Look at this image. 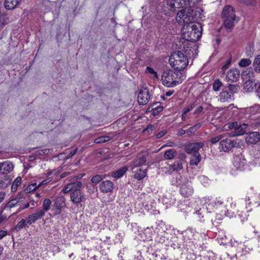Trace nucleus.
<instances>
[{
	"label": "nucleus",
	"instance_id": "nucleus-1",
	"mask_svg": "<svg viewBox=\"0 0 260 260\" xmlns=\"http://www.w3.org/2000/svg\"><path fill=\"white\" fill-rule=\"evenodd\" d=\"M182 39L181 49L189 56L198 54V47L193 43L199 40L202 36L201 24H191L184 25L181 29Z\"/></svg>",
	"mask_w": 260,
	"mask_h": 260
},
{
	"label": "nucleus",
	"instance_id": "nucleus-2",
	"mask_svg": "<svg viewBox=\"0 0 260 260\" xmlns=\"http://www.w3.org/2000/svg\"><path fill=\"white\" fill-rule=\"evenodd\" d=\"M194 1L195 0H169L167 1V4L170 7V10L173 11H176L177 8H184L178 12L176 20L179 24L187 25L194 21L192 10L189 8L193 6Z\"/></svg>",
	"mask_w": 260,
	"mask_h": 260
},
{
	"label": "nucleus",
	"instance_id": "nucleus-3",
	"mask_svg": "<svg viewBox=\"0 0 260 260\" xmlns=\"http://www.w3.org/2000/svg\"><path fill=\"white\" fill-rule=\"evenodd\" d=\"M197 54L194 53V55L189 56L187 54L184 55L181 51H176L171 54L169 57V63L175 70L182 71L185 69L188 65V57H195Z\"/></svg>",
	"mask_w": 260,
	"mask_h": 260
},
{
	"label": "nucleus",
	"instance_id": "nucleus-4",
	"mask_svg": "<svg viewBox=\"0 0 260 260\" xmlns=\"http://www.w3.org/2000/svg\"><path fill=\"white\" fill-rule=\"evenodd\" d=\"M185 78V76L181 72L173 70L165 71L161 75L163 85L168 87H173L180 84Z\"/></svg>",
	"mask_w": 260,
	"mask_h": 260
},
{
	"label": "nucleus",
	"instance_id": "nucleus-5",
	"mask_svg": "<svg viewBox=\"0 0 260 260\" xmlns=\"http://www.w3.org/2000/svg\"><path fill=\"white\" fill-rule=\"evenodd\" d=\"M222 17L224 26L226 28L232 27L236 18L235 10L233 7L229 5L225 6L222 10Z\"/></svg>",
	"mask_w": 260,
	"mask_h": 260
},
{
	"label": "nucleus",
	"instance_id": "nucleus-6",
	"mask_svg": "<svg viewBox=\"0 0 260 260\" xmlns=\"http://www.w3.org/2000/svg\"><path fill=\"white\" fill-rule=\"evenodd\" d=\"M208 201L205 203V206L207 211L211 212V210L214 209H220V210L223 209L224 202L220 198H215V199H207Z\"/></svg>",
	"mask_w": 260,
	"mask_h": 260
},
{
	"label": "nucleus",
	"instance_id": "nucleus-7",
	"mask_svg": "<svg viewBox=\"0 0 260 260\" xmlns=\"http://www.w3.org/2000/svg\"><path fill=\"white\" fill-rule=\"evenodd\" d=\"M235 145L236 142L231 138H228L226 134H225V137L222 138L219 142V149L221 151L229 152L235 147Z\"/></svg>",
	"mask_w": 260,
	"mask_h": 260
},
{
	"label": "nucleus",
	"instance_id": "nucleus-8",
	"mask_svg": "<svg viewBox=\"0 0 260 260\" xmlns=\"http://www.w3.org/2000/svg\"><path fill=\"white\" fill-rule=\"evenodd\" d=\"M236 203L233 201V198L229 197L224 202L223 209L221 210V213L226 216L234 213L236 210Z\"/></svg>",
	"mask_w": 260,
	"mask_h": 260
},
{
	"label": "nucleus",
	"instance_id": "nucleus-9",
	"mask_svg": "<svg viewBox=\"0 0 260 260\" xmlns=\"http://www.w3.org/2000/svg\"><path fill=\"white\" fill-rule=\"evenodd\" d=\"M233 165L237 170H243L246 165V160L244 156L240 153L234 156Z\"/></svg>",
	"mask_w": 260,
	"mask_h": 260
},
{
	"label": "nucleus",
	"instance_id": "nucleus-10",
	"mask_svg": "<svg viewBox=\"0 0 260 260\" xmlns=\"http://www.w3.org/2000/svg\"><path fill=\"white\" fill-rule=\"evenodd\" d=\"M180 193L184 198H189L192 196L193 189L190 182L187 181L185 183L180 184Z\"/></svg>",
	"mask_w": 260,
	"mask_h": 260
},
{
	"label": "nucleus",
	"instance_id": "nucleus-11",
	"mask_svg": "<svg viewBox=\"0 0 260 260\" xmlns=\"http://www.w3.org/2000/svg\"><path fill=\"white\" fill-rule=\"evenodd\" d=\"M82 183L81 181H78L71 183L68 184L62 189V191L64 193H68L69 191L76 192L81 190Z\"/></svg>",
	"mask_w": 260,
	"mask_h": 260
},
{
	"label": "nucleus",
	"instance_id": "nucleus-12",
	"mask_svg": "<svg viewBox=\"0 0 260 260\" xmlns=\"http://www.w3.org/2000/svg\"><path fill=\"white\" fill-rule=\"evenodd\" d=\"M150 95L148 90L146 88L141 89L138 95V102L140 105L146 104L149 101Z\"/></svg>",
	"mask_w": 260,
	"mask_h": 260
},
{
	"label": "nucleus",
	"instance_id": "nucleus-13",
	"mask_svg": "<svg viewBox=\"0 0 260 260\" xmlns=\"http://www.w3.org/2000/svg\"><path fill=\"white\" fill-rule=\"evenodd\" d=\"M202 142H196L189 144L185 146V150L187 153H199L198 151L204 146Z\"/></svg>",
	"mask_w": 260,
	"mask_h": 260
},
{
	"label": "nucleus",
	"instance_id": "nucleus-14",
	"mask_svg": "<svg viewBox=\"0 0 260 260\" xmlns=\"http://www.w3.org/2000/svg\"><path fill=\"white\" fill-rule=\"evenodd\" d=\"M44 216V215L43 214V212L40 211L39 210L36 212L29 214L26 218L27 221V224L29 225L32 224Z\"/></svg>",
	"mask_w": 260,
	"mask_h": 260
},
{
	"label": "nucleus",
	"instance_id": "nucleus-15",
	"mask_svg": "<svg viewBox=\"0 0 260 260\" xmlns=\"http://www.w3.org/2000/svg\"><path fill=\"white\" fill-rule=\"evenodd\" d=\"M13 165L9 161H5L0 163L1 173L7 174L13 169Z\"/></svg>",
	"mask_w": 260,
	"mask_h": 260
},
{
	"label": "nucleus",
	"instance_id": "nucleus-16",
	"mask_svg": "<svg viewBox=\"0 0 260 260\" xmlns=\"http://www.w3.org/2000/svg\"><path fill=\"white\" fill-rule=\"evenodd\" d=\"M65 206V198L63 197H58L55 199L54 206L57 210L56 214H59L60 210Z\"/></svg>",
	"mask_w": 260,
	"mask_h": 260
},
{
	"label": "nucleus",
	"instance_id": "nucleus-17",
	"mask_svg": "<svg viewBox=\"0 0 260 260\" xmlns=\"http://www.w3.org/2000/svg\"><path fill=\"white\" fill-rule=\"evenodd\" d=\"M245 114L248 117L260 114V107L259 105H255L245 109Z\"/></svg>",
	"mask_w": 260,
	"mask_h": 260
},
{
	"label": "nucleus",
	"instance_id": "nucleus-18",
	"mask_svg": "<svg viewBox=\"0 0 260 260\" xmlns=\"http://www.w3.org/2000/svg\"><path fill=\"white\" fill-rule=\"evenodd\" d=\"M239 77V72L236 69H233L227 72L226 79L232 82L236 81Z\"/></svg>",
	"mask_w": 260,
	"mask_h": 260
},
{
	"label": "nucleus",
	"instance_id": "nucleus-19",
	"mask_svg": "<svg viewBox=\"0 0 260 260\" xmlns=\"http://www.w3.org/2000/svg\"><path fill=\"white\" fill-rule=\"evenodd\" d=\"M84 198V194L81 190L72 192L71 194V200L74 204L81 203L83 201Z\"/></svg>",
	"mask_w": 260,
	"mask_h": 260
},
{
	"label": "nucleus",
	"instance_id": "nucleus-20",
	"mask_svg": "<svg viewBox=\"0 0 260 260\" xmlns=\"http://www.w3.org/2000/svg\"><path fill=\"white\" fill-rule=\"evenodd\" d=\"M113 183L110 181H103L100 185V189L101 191L104 193L111 192L113 190Z\"/></svg>",
	"mask_w": 260,
	"mask_h": 260
},
{
	"label": "nucleus",
	"instance_id": "nucleus-21",
	"mask_svg": "<svg viewBox=\"0 0 260 260\" xmlns=\"http://www.w3.org/2000/svg\"><path fill=\"white\" fill-rule=\"evenodd\" d=\"M146 161V157L143 154H139L137 158L132 162L133 169L144 165Z\"/></svg>",
	"mask_w": 260,
	"mask_h": 260
},
{
	"label": "nucleus",
	"instance_id": "nucleus-22",
	"mask_svg": "<svg viewBox=\"0 0 260 260\" xmlns=\"http://www.w3.org/2000/svg\"><path fill=\"white\" fill-rule=\"evenodd\" d=\"M22 0H5V7L7 10H13L20 4Z\"/></svg>",
	"mask_w": 260,
	"mask_h": 260
},
{
	"label": "nucleus",
	"instance_id": "nucleus-23",
	"mask_svg": "<svg viewBox=\"0 0 260 260\" xmlns=\"http://www.w3.org/2000/svg\"><path fill=\"white\" fill-rule=\"evenodd\" d=\"M246 140L248 143L255 144L259 141L260 135L257 132L251 133Z\"/></svg>",
	"mask_w": 260,
	"mask_h": 260
},
{
	"label": "nucleus",
	"instance_id": "nucleus-24",
	"mask_svg": "<svg viewBox=\"0 0 260 260\" xmlns=\"http://www.w3.org/2000/svg\"><path fill=\"white\" fill-rule=\"evenodd\" d=\"M201 160V155L200 153L192 154L190 159V165L197 166Z\"/></svg>",
	"mask_w": 260,
	"mask_h": 260
},
{
	"label": "nucleus",
	"instance_id": "nucleus-25",
	"mask_svg": "<svg viewBox=\"0 0 260 260\" xmlns=\"http://www.w3.org/2000/svg\"><path fill=\"white\" fill-rule=\"evenodd\" d=\"M51 204V201L49 199H45L43 203V208L39 210L45 215V213L49 210Z\"/></svg>",
	"mask_w": 260,
	"mask_h": 260
},
{
	"label": "nucleus",
	"instance_id": "nucleus-26",
	"mask_svg": "<svg viewBox=\"0 0 260 260\" xmlns=\"http://www.w3.org/2000/svg\"><path fill=\"white\" fill-rule=\"evenodd\" d=\"M176 154V151L174 149H169L164 152V157L166 159H172Z\"/></svg>",
	"mask_w": 260,
	"mask_h": 260
},
{
	"label": "nucleus",
	"instance_id": "nucleus-27",
	"mask_svg": "<svg viewBox=\"0 0 260 260\" xmlns=\"http://www.w3.org/2000/svg\"><path fill=\"white\" fill-rule=\"evenodd\" d=\"M231 99V93L226 91H223L220 93L219 100L221 102H228Z\"/></svg>",
	"mask_w": 260,
	"mask_h": 260
},
{
	"label": "nucleus",
	"instance_id": "nucleus-28",
	"mask_svg": "<svg viewBox=\"0 0 260 260\" xmlns=\"http://www.w3.org/2000/svg\"><path fill=\"white\" fill-rule=\"evenodd\" d=\"M147 170H142L140 169L139 170L136 171L135 173V178L139 180H141L143 179L146 175Z\"/></svg>",
	"mask_w": 260,
	"mask_h": 260
},
{
	"label": "nucleus",
	"instance_id": "nucleus-29",
	"mask_svg": "<svg viewBox=\"0 0 260 260\" xmlns=\"http://www.w3.org/2000/svg\"><path fill=\"white\" fill-rule=\"evenodd\" d=\"M171 169L173 171H179L182 169L183 166L180 161H175L174 164L170 166Z\"/></svg>",
	"mask_w": 260,
	"mask_h": 260
},
{
	"label": "nucleus",
	"instance_id": "nucleus-30",
	"mask_svg": "<svg viewBox=\"0 0 260 260\" xmlns=\"http://www.w3.org/2000/svg\"><path fill=\"white\" fill-rule=\"evenodd\" d=\"M127 170V169L126 167H123L114 172L112 176L114 178H120L124 175V174L126 172Z\"/></svg>",
	"mask_w": 260,
	"mask_h": 260
},
{
	"label": "nucleus",
	"instance_id": "nucleus-31",
	"mask_svg": "<svg viewBox=\"0 0 260 260\" xmlns=\"http://www.w3.org/2000/svg\"><path fill=\"white\" fill-rule=\"evenodd\" d=\"M21 178L17 177L13 183L11 187V189L13 192H15L18 188V186L21 184Z\"/></svg>",
	"mask_w": 260,
	"mask_h": 260
},
{
	"label": "nucleus",
	"instance_id": "nucleus-32",
	"mask_svg": "<svg viewBox=\"0 0 260 260\" xmlns=\"http://www.w3.org/2000/svg\"><path fill=\"white\" fill-rule=\"evenodd\" d=\"M185 236L188 238V239L192 240L194 238V236H196V232L193 229H188L186 230Z\"/></svg>",
	"mask_w": 260,
	"mask_h": 260
},
{
	"label": "nucleus",
	"instance_id": "nucleus-33",
	"mask_svg": "<svg viewBox=\"0 0 260 260\" xmlns=\"http://www.w3.org/2000/svg\"><path fill=\"white\" fill-rule=\"evenodd\" d=\"M253 67L255 71H260V55H257L255 57Z\"/></svg>",
	"mask_w": 260,
	"mask_h": 260
},
{
	"label": "nucleus",
	"instance_id": "nucleus-34",
	"mask_svg": "<svg viewBox=\"0 0 260 260\" xmlns=\"http://www.w3.org/2000/svg\"><path fill=\"white\" fill-rule=\"evenodd\" d=\"M110 138L108 136L100 137L94 140V142L96 144L103 143L110 141Z\"/></svg>",
	"mask_w": 260,
	"mask_h": 260
},
{
	"label": "nucleus",
	"instance_id": "nucleus-35",
	"mask_svg": "<svg viewBox=\"0 0 260 260\" xmlns=\"http://www.w3.org/2000/svg\"><path fill=\"white\" fill-rule=\"evenodd\" d=\"M26 224H27V221L26 219H22L17 224V225L15 226V229L17 231H19L23 228H24Z\"/></svg>",
	"mask_w": 260,
	"mask_h": 260
},
{
	"label": "nucleus",
	"instance_id": "nucleus-36",
	"mask_svg": "<svg viewBox=\"0 0 260 260\" xmlns=\"http://www.w3.org/2000/svg\"><path fill=\"white\" fill-rule=\"evenodd\" d=\"M38 188H39L38 185H37L36 183H34L28 185L25 188V191L27 193H28L35 190Z\"/></svg>",
	"mask_w": 260,
	"mask_h": 260
},
{
	"label": "nucleus",
	"instance_id": "nucleus-37",
	"mask_svg": "<svg viewBox=\"0 0 260 260\" xmlns=\"http://www.w3.org/2000/svg\"><path fill=\"white\" fill-rule=\"evenodd\" d=\"M222 86V82L219 79H216L213 84V89L215 91H218Z\"/></svg>",
	"mask_w": 260,
	"mask_h": 260
},
{
	"label": "nucleus",
	"instance_id": "nucleus-38",
	"mask_svg": "<svg viewBox=\"0 0 260 260\" xmlns=\"http://www.w3.org/2000/svg\"><path fill=\"white\" fill-rule=\"evenodd\" d=\"M251 63V60L248 58L242 59L239 62V65L241 67H246Z\"/></svg>",
	"mask_w": 260,
	"mask_h": 260
},
{
	"label": "nucleus",
	"instance_id": "nucleus-39",
	"mask_svg": "<svg viewBox=\"0 0 260 260\" xmlns=\"http://www.w3.org/2000/svg\"><path fill=\"white\" fill-rule=\"evenodd\" d=\"M201 125L200 123L197 124L192 127H189L186 131V133L189 134H194L201 127Z\"/></svg>",
	"mask_w": 260,
	"mask_h": 260
},
{
	"label": "nucleus",
	"instance_id": "nucleus-40",
	"mask_svg": "<svg viewBox=\"0 0 260 260\" xmlns=\"http://www.w3.org/2000/svg\"><path fill=\"white\" fill-rule=\"evenodd\" d=\"M37 155H48L50 153L49 149H39L36 151Z\"/></svg>",
	"mask_w": 260,
	"mask_h": 260
},
{
	"label": "nucleus",
	"instance_id": "nucleus-41",
	"mask_svg": "<svg viewBox=\"0 0 260 260\" xmlns=\"http://www.w3.org/2000/svg\"><path fill=\"white\" fill-rule=\"evenodd\" d=\"M225 137V134L219 135L215 137L212 138L211 139V142L212 144H215L218 141H220L222 139V138H224Z\"/></svg>",
	"mask_w": 260,
	"mask_h": 260
},
{
	"label": "nucleus",
	"instance_id": "nucleus-42",
	"mask_svg": "<svg viewBox=\"0 0 260 260\" xmlns=\"http://www.w3.org/2000/svg\"><path fill=\"white\" fill-rule=\"evenodd\" d=\"M17 205H19L18 201L16 199H13L10 201L7 204V207H9L10 208L14 207Z\"/></svg>",
	"mask_w": 260,
	"mask_h": 260
},
{
	"label": "nucleus",
	"instance_id": "nucleus-43",
	"mask_svg": "<svg viewBox=\"0 0 260 260\" xmlns=\"http://www.w3.org/2000/svg\"><path fill=\"white\" fill-rule=\"evenodd\" d=\"M239 2L249 6H255L256 4L255 0H238Z\"/></svg>",
	"mask_w": 260,
	"mask_h": 260
},
{
	"label": "nucleus",
	"instance_id": "nucleus-44",
	"mask_svg": "<svg viewBox=\"0 0 260 260\" xmlns=\"http://www.w3.org/2000/svg\"><path fill=\"white\" fill-rule=\"evenodd\" d=\"M103 178L101 175H97L92 177L91 181L93 183H98L102 180Z\"/></svg>",
	"mask_w": 260,
	"mask_h": 260
},
{
	"label": "nucleus",
	"instance_id": "nucleus-45",
	"mask_svg": "<svg viewBox=\"0 0 260 260\" xmlns=\"http://www.w3.org/2000/svg\"><path fill=\"white\" fill-rule=\"evenodd\" d=\"M146 72H148V73L153 75V76L156 78H158L157 73L154 71V70L153 69H152L151 67H147L146 68Z\"/></svg>",
	"mask_w": 260,
	"mask_h": 260
},
{
	"label": "nucleus",
	"instance_id": "nucleus-46",
	"mask_svg": "<svg viewBox=\"0 0 260 260\" xmlns=\"http://www.w3.org/2000/svg\"><path fill=\"white\" fill-rule=\"evenodd\" d=\"M252 200H253L252 198H250L249 197H246L245 199V201L246 202V206L251 205V206H254L256 205V202H255L254 203H252V202L251 201ZM246 208H247V206H246Z\"/></svg>",
	"mask_w": 260,
	"mask_h": 260
},
{
	"label": "nucleus",
	"instance_id": "nucleus-47",
	"mask_svg": "<svg viewBox=\"0 0 260 260\" xmlns=\"http://www.w3.org/2000/svg\"><path fill=\"white\" fill-rule=\"evenodd\" d=\"M195 107L194 103L191 104L189 106L185 108L184 110V111L185 112V113H187L188 112H189L191 110H192L194 107Z\"/></svg>",
	"mask_w": 260,
	"mask_h": 260
},
{
	"label": "nucleus",
	"instance_id": "nucleus-48",
	"mask_svg": "<svg viewBox=\"0 0 260 260\" xmlns=\"http://www.w3.org/2000/svg\"><path fill=\"white\" fill-rule=\"evenodd\" d=\"M77 148H76V149H74L73 150L71 151L69 153V154L65 158L66 159H68L71 158V157H72L74 155H75L76 154V153L77 152Z\"/></svg>",
	"mask_w": 260,
	"mask_h": 260
},
{
	"label": "nucleus",
	"instance_id": "nucleus-49",
	"mask_svg": "<svg viewBox=\"0 0 260 260\" xmlns=\"http://www.w3.org/2000/svg\"><path fill=\"white\" fill-rule=\"evenodd\" d=\"M51 180H52V179L51 178H48V179H46L45 180L42 181L41 182H40L38 184L39 187L41 186H42V185L47 184Z\"/></svg>",
	"mask_w": 260,
	"mask_h": 260
},
{
	"label": "nucleus",
	"instance_id": "nucleus-50",
	"mask_svg": "<svg viewBox=\"0 0 260 260\" xmlns=\"http://www.w3.org/2000/svg\"><path fill=\"white\" fill-rule=\"evenodd\" d=\"M248 85H250V87L248 88V89L249 90L250 88L252 89L254 87V86H255V84L254 83H253V82H251V81H247L246 82L245 86L246 87H247Z\"/></svg>",
	"mask_w": 260,
	"mask_h": 260
},
{
	"label": "nucleus",
	"instance_id": "nucleus-51",
	"mask_svg": "<svg viewBox=\"0 0 260 260\" xmlns=\"http://www.w3.org/2000/svg\"><path fill=\"white\" fill-rule=\"evenodd\" d=\"M8 232L5 230L0 231V240L2 239L4 237L7 236Z\"/></svg>",
	"mask_w": 260,
	"mask_h": 260
},
{
	"label": "nucleus",
	"instance_id": "nucleus-52",
	"mask_svg": "<svg viewBox=\"0 0 260 260\" xmlns=\"http://www.w3.org/2000/svg\"><path fill=\"white\" fill-rule=\"evenodd\" d=\"M175 146V143H174L173 142L170 141V142H167V143L166 144L164 145L161 147V148H164V147H173V146Z\"/></svg>",
	"mask_w": 260,
	"mask_h": 260
},
{
	"label": "nucleus",
	"instance_id": "nucleus-53",
	"mask_svg": "<svg viewBox=\"0 0 260 260\" xmlns=\"http://www.w3.org/2000/svg\"><path fill=\"white\" fill-rule=\"evenodd\" d=\"M230 63L231 59H229L228 60H227L226 64L222 67V71H224L225 70H226L229 67V65L230 64Z\"/></svg>",
	"mask_w": 260,
	"mask_h": 260
},
{
	"label": "nucleus",
	"instance_id": "nucleus-54",
	"mask_svg": "<svg viewBox=\"0 0 260 260\" xmlns=\"http://www.w3.org/2000/svg\"><path fill=\"white\" fill-rule=\"evenodd\" d=\"M203 108L202 106H199L198 107H197L194 112V114H199V113H200L201 112H202V111H203Z\"/></svg>",
	"mask_w": 260,
	"mask_h": 260
},
{
	"label": "nucleus",
	"instance_id": "nucleus-55",
	"mask_svg": "<svg viewBox=\"0 0 260 260\" xmlns=\"http://www.w3.org/2000/svg\"><path fill=\"white\" fill-rule=\"evenodd\" d=\"M238 125V124L237 122H233L231 123H229L228 124V128L230 129H232L235 127H236Z\"/></svg>",
	"mask_w": 260,
	"mask_h": 260
},
{
	"label": "nucleus",
	"instance_id": "nucleus-56",
	"mask_svg": "<svg viewBox=\"0 0 260 260\" xmlns=\"http://www.w3.org/2000/svg\"><path fill=\"white\" fill-rule=\"evenodd\" d=\"M154 129V126H153V125H151V124H149L148 125L147 127L144 130V131H149L150 130V131H152Z\"/></svg>",
	"mask_w": 260,
	"mask_h": 260
},
{
	"label": "nucleus",
	"instance_id": "nucleus-57",
	"mask_svg": "<svg viewBox=\"0 0 260 260\" xmlns=\"http://www.w3.org/2000/svg\"><path fill=\"white\" fill-rule=\"evenodd\" d=\"M166 134V132L165 131H161L156 135L157 138H160L162 137Z\"/></svg>",
	"mask_w": 260,
	"mask_h": 260
},
{
	"label": "nucleus",
	"instance_id": "nucleus-58",
	"mask_svg": "<svg viewBox=\"0 0 260 260\" xmlns=\"http://www.w3.org/2000/svg\"><path fill=\"white\" fill-rule=\"evenodd\" d=\"M5 193L4 192H3V191H1L0 192V203H2L4 199H5Z\"/></svg>",
	"mask_w": 260,
	"mask_h": 260
},
{
	"label": "nucleus",
	"instance_id": "nucleus-59",
	"mask_svg": "<svg viewBox=\"0 0 260 260\" xmlns=\"http://www.w3.org/2000/svg\"><path fill=\"white\" fill-rule=\"evenodd\" d=\"M174 92V90H169L168 91H167L165 93V95L167 96H170L171 95H172Z\"/></svg>",
	"mask_w": 260,
	"mask_h": 260
},
{
	"label": "nucleus",
	"instance_id": "nucleus-60",
	"mask_svg": "<svg viewBox=\"0 0 260 260\" xmlns=\"http://www.w3.org/2000/svg\"><path fill=\"white\" fill-rule=\"evenodd\" d=\"M185 131L183 129H181V131H180L179 132H178V135L179 136H182L184 134H185Z\"/></svg>",
	"mask_w": 260,
	"mask_h": 260
},
{
	"label": "nucleus",
	"instance_id": "nucleus-61",
	"mask_svg": "<svg viewBox=\"0 0 260 260\" xmlns=\"http://www.w3.org/2000/svg\"><path fill=\"white\" fill-rule=\"evenodd\" d=\"M156 110H157V112H159V111H161V110H162V108H161V107H160V108H157V109L154 110L153 111V115H155V114H156V112H155V111H156Z\"/></svg>",
	"mask_w": 260,
	"mask_h": 260
},
{
	"label": "nucleus",
	"instance_id": "nucleus-62",
	"mask_svg": "<svg viewBox=\"0 0 260 260\" xmlns=\"http://www.w3.org/2000/svg\"><path fill=\"white\" fill-rule=\"evenodd\" d=\"M186 114L187 113H185V112L183 111V112L182 113V117H181L182 120H185Z\"/></svg>",
	"mask_w": 260,
	"mask_h": 260
},
{
	"label": "nucleus",
	"instance_id": "nucleus-63",
	"mask_svg": "<svg viewBox=\"0 0 260 260\" xmlns=\"http://www.w3.org/2000/svg\"><path fill=\"white\" fill-rule=\"evenodd\" d=\"M237 88V87L235 86V85H232L230 86V89L231 90H233L235 89H236Z\"/></svg>",
	"mask_w": 260,
	"mask_h": 260
},
{
	"label": "nucleus",
	"instance_id": "nucleus-64",
	"mask_svg": "<svg viewBox=\"0 0 260 260\" xmlns=\"http://www.w3.org/2000/svg\"><path fill=\"white\" fill-rule=\"evenodd\" d=\"M5 217L0 215V223L5 219Z\"/></svg>",
	"mask_w": 260,
	"mask_h": 260
}]
</instances>
